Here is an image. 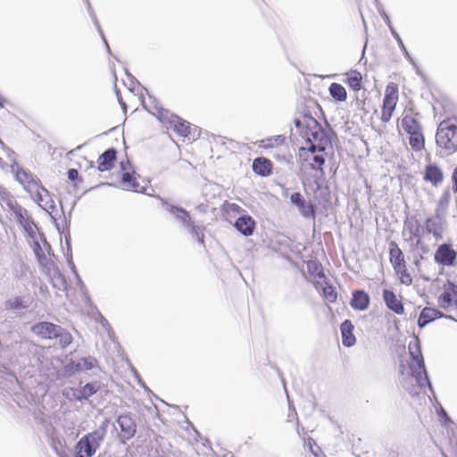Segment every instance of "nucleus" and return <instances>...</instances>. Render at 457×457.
<instances>
[{
    "instance_id": "nucleus-50",
    "label": "nucleus",
    "mask_w": 457,
    "mask_h": 457,
    "mask_svg": "<svg viewBox=\"0 0 457 457\" xmlns=\"http://www.w3.org/2000/svg\"><path fill=\"white\" fill-rule=\"evenodd\" d=\"M423 229L422 226L418 222L416 221V224L415 226H411L409 228V232H410V239L409 240H413V238H416V240L418 238H421V230Z\"/></svg>"
},
{
    "instance_id": "nucleus-1",
    "label": "nucleus",
    "mask_w": 457,
    "mask_h": 457,
    "mask_svg": "<svg viewBox=\"0 0 457 457\" xmlns=\"http://www.w3.org/2000/svg\"><path fill=\"white\" fill-rule=\"evenodd\" d=\"M145 93L147 94L150 100V105L145 102V111H147L151 115L162 123H168L170 128L172 129L179 136L186 137L192 133L191 124L176 114L170 113L169 110L162 108L156 103V100L149 94L146 87Z\"/></svg>"
},
{
    "instance_id": "nucleus-29",
    "label": "nucleus",
    "mask_w": 457,
    "mask_h": 457,
    "mask_svg": "<svg viewBox=\"0 0 457 457\" xmlns=\"http://www.w3.org/2000/svg\"><path fill=\"white\" fill-rule=\"evenodd\" d=\"M186 228L187 229L188 233L191 235L193 238L196 240L199 245L205 248V243H204V227L196 225L193 221H191Z\"/></svg>"
},
{
    "instance_id": "nucleus-39",
    "label": "nucleus",
    "mask_w": 457,
    "mask_h": 457,
    "mask_svg": "<svg viewBox=\"0 0 457 457\" xmlns=\"http://www.w3.org/2000/svg\"><path fill=\"white\" fill-rule=\"evenodd\" d=\"M307 271L311 275H314L320 278L327 280L321 264L317 261H310L307 262Z\"/></svg>"
},
{
    "instance_id": "nucleus-40",
    "label": "nucleus",
    "mask_w": 457,
    "mask_h": 457,
    "mask_svg": "<svg viewBox=\"0 0 457 457\" xmlns=\"http://www.w3.org/2000/svg\"><path fill=\"white\" fill-rule=\"evenodd\" d=\"M322 297L328 303H336L337 299L336 287L326 282V285L322 287Z\"/></svg>"
},
{
    "instance_id": "nucleus-49",
    "label": "nucleus",
    "mask_w": 457,
    "mask_h": 457,
    "mask_svg": "<svg viewBox=\"0 0 457 457\" xmlns=\"http://www.w3.org/2000/svg\"><path fill=\"white\" fill-rule=\"evenodd\" d=\"M68 179L77 187L79 183L83 182V179L79 175L78 170L71 168L67 170Z\"/></svg>"
},
{
    "instance_id": "nucleus-7",
    "label": "nucleus",
    "mask_w": 457,
    "mask_h": 457,
    "mask_svg": "<svg viewBox=\"0 0 457 457\" xmlns=\"http://www.w3.org/2000/svg\"><path fill=\"white\" fill-rule=\"evenodd\" d=\"M290 203L295 206L300 215L305 220H312L315 222L318 205L311 200H306L300 192H294L290 195Z\"/></svg>"
},
{
    "instance_id": "nucleus-16",
    "label": "nucleus",
    "mask_w": 457,
    "mask_h": 457,
    "mask_svg": "<svg viewBox=\"0 0 457 457\" xmlns=\"http://www.w3.org/2000/svg\"><path fill=\"white\" fill-rule=\"evenodd\" d=\"M423 179L437 187L444 179V172L437 163L430 162L425 166Z\"/></svg>"
},
{
    "instance_id": "nucleus-62",
    "label": "nucleus",
    "mask_w": 457,
    "mask_h": 457,
    "mask_svg": "<svg viewBox=\"0 0 457 457\" xmlns=\"http://www.w3.org/2000/svg\"><path fill=\"white\" fill-rule=\"evenodd\" d=\"M452 183H453V191L457 193V166L453 169L452 173Z\"/></svg>"
},
{
    "instance_id": "nucleus-11",
    "label": "nucleus",
    "mask_w": 457,
    "mask_h": 457,
    "mask_svg": "<svg viewBox=\"0 0 457 457\" xmlns=\"http://www.w3.org/2000/svg\"><path fill=\"white\" fill-rule=\"evenodd\" d=\"M435 262L443 266H454L457 260V252L448 244H442L435 253Z\"/></svg>"
},
{
    "instance_id": "nucleus-30",
    "label": "nucleus",
    "mask_w": 457,
    "mask_h": 457,
    "mask_svg": "<svg viewBox=\"0 0 457 457\" xmlns=\"http://www.w3.org/2000/svg\"><path fill=\"white\" fill-rule=\"evenodd\" d=\"M329 94L331 97L336 102H345L347 99V92L345 88L339 83L333 82L330 84L328 87Z\"/></svg>"
},
{
    "instance_id": "nucleus-35",
    "label": "nucleus",
    "mask_w": 457,
    "mask_h": 457,
    "mask_svg": "<svg viewBox=\"0 0 457 457\" xmlns=\"http://www.w3.org/2000/svg\"><path fill=\"white\" fill-rule=\"evenodd\" d=\"M65 245L66 251H63V254L66 258L67 264L71 269V272L73 273V275L78 276L79 272L72 259L71 240L70 234H68V236L65 237Z\"/></svg>"
},
{
    "instance_id": "nucleus-13",
    "label": "nucleus",
    "mask_w": 457,
    "mask_h": 457,
    "mask_svg": "<svg viewBox=\"0 0 457 457\" xmlns=\"http://www.w3.org/2000/svg\"><path fill=\"white\" fill-rule=\"evenodd\" d=\"M457 298V284L447 280L444 285V292L438 296L437 303L440 308L447 310Z\"/></svg>"
},
{
    "instance_id": "nucleus-61",
    "label": "nucleus",
    "mask_w": 457,
    "mask_h": 457,
    "mask_svg": "<svg viewBox=\"0 0 457 457\" xmlns=\"http://www.w3.org/2000/svg\"><path fill=\"white\" fill-rule=\"evenodd\" d=\"M41 191L44 192L42 189H37V187H36V195H35L34 200L37 202V204L39 206H41L43 208L42 203L44 201V197L42 195Z\"/></svg>"
},
{
    "instance_id": "nucleus-47",
    "label": "nucleus",
    "mask_w": 457,
    "mask_h": 457,
    "mask_svg": "<svg viewBox=\"0 0 457 457\" xmlns=\"http://www.w3.org/2000/svg\"><path fill=\"white\" fill-rule=\"evenodd\" d=\"M82 370H90L97 366V360L93 356L82 357L79 360Z\"/></svg>"
},
{
    "instance_id": "nucleus-64",
    "label": "nucleus",
    "mask_w": 457,
    "mask_h": 457,
    "mask_svg": "<svg viewBox=\"0 0 457 457\" xmlns=\"http://www.w3.org/2000/svg\"><path fill=\"white\" fill-rule=\"evenodd\" d=\"M294 123L295 128L299 130V133L301 134V131L304 130V122L302 118H295Z\"/></svg>"
},
{
    "instance_id": "nucleus-24",
    "label": "nucleus",
    "mask_w": 457,
    "mask_h": 457,
    "mask_svg": "<svg viewBox=\"0 0 457 457\" xmlns=\"http://www.w3.org/2000/svg\"><path fill=\"white\" fill-rule=\"evenodd\" d=\"M443 221L437 220L431 217L425 221V228L428 234H432L436 240L443 238Z\"/></svg>"
},
{
    "instance_id": "nucleus-63",
    "label": "nucleus",
    "mask_w": 457,
    "mask_h": 457,
    "mask_svg": "<svg viewBox=\"0 0 457 457\" xmlns=\"http://www.w3.org/2000/svg\"><path fill=\"white\" fill-rule=\"evenodd\" d=\"M228 211L235 212V213H240L244 210L237 204H228Z\"/></svg>"
},
{
    "instance_id": "nucleus-25",
    "label": "nucleus",
    "mask_w": 457,
    "mask_h": 457,
    "mask_svg": "<svg viewBox=\"0 0 457 457\" xmlns=\"http://www.w3.org/2000/svg\"><path fill=\"white\" fill-rule=\"evenodd\" d=\"M51 272H47L48 275L51 277L52 285L54 288L60 290V291H65L67 289V280L63 274L60 271L57 266H54V268L51 269Z\"/></svg>"
},
{
    "instance_id": "nucleus-53",
    "label": "nucleus",
    "mask_w": 457,
    "mask_h": 457,
    "mask_svg": "<svg viewBox=\"0 0 457 457\" xmlns=\"http://www.w3.org/2000/svg\"><path fill=\"white\" fill-rule=\"evenodd\" d=\"M33 224L34 223L31 219L24 220V222H22V224H21L22 226L23 229L25 230V232L27 233V235L30 237H33L35 236V231L32 228Z\"/></svg>"
},
{
    "instance_id": "nucleus-20",
    "label": "nucleus",
    "mask_w": 457,
    "mask_h": 457,
    "mask_svg": "<svg viewBox=\"0 0 457 457\" xmlns=\"http://www.w3.org/2000/svg\"><path fill=\"white\" fill-rule=\"evenodd\" d=\"M253 170L261 177H268L272 173V162L268 158L257 157L252 164Z\"/></svg>"
},
{
    "instance_id": "nucleus-55",
    "label": "nucleus",
    "mask_w": 457,
    "mask_h": 457,
    "mask_svg": "<svg viewBox=\"0 0 457 457\" xmlns=\"http://www.w3.org/2000/svg\"><path fill=\"white\" fill-rule=\"evenodd\" d=\"M414 245L420 250V252L424 254L429 253V247L426 244L423 243L421 238H418L414 244Z\"/></svg>"
},
{
    "instance_id": "nucleus-44",
    "label": "nucleus",
    "mask_w": 457,
    "mask_h": 457,
    "mask_svg": "<svg viewBox=\"0 0 457 457\" xmlns=\"http://www.w3.org/2000/svg\"><path fill=\"white\" fill-rule=\"evenodd\" d=\"M312 163L310 164V168L312 170L320 171L321 175H325V171L323 169V166L325 164V156L322 154H318L313 156H312Z\"/></svg>"
},
{
    "instance_id": "nucleus-17",
    "label": "nucleus",
    "mask_w": 457,
    "mask_h": 457,
    "mask_svg": "<svg viewBox=\"0 0 457 457\" xmlns=\"http://www.w3.org/2000/svg\"><path fill=\"white\" fill-rule=\"evenodd\" d=\"M383 300L386 306L395 313L402 315L404 312V306L401 300L391 289H384L382 293Z\"/></svg>"
},
{
    "instance_id": "nucleus-34",
    "label": "nucleus",
    "mask_w": 457,
    "mask_h": 457,
    "mask_svg": "<svg viewBox=\"0 0 457 457\" xmlns=\"http://www.w3.org/2000/svg\"><path fill=\"white\" fill-rule=\"evenodd\" d=\"M29 307V303L21 296H15L9 298L4 302V308L6 310L19 311L24 310Z\"/></svg>"
},
{
    "instance_id": "nucleus-51",
    "label": "nucleus",
    "mask_w": 457,
    "mask_h": 457,
    "mask_svg": "<svg viewBox=\"0 0 457 457\" xmlns=\"http://www.w3.org/2000/svg\"><path fill=\"white\" fill-rule=\"evenodd\" d=\"M450 199H451V193H450V189L447 188L443 192V194L437 203V206L447 209V207L449 205Z\"/></svg>"
},
{
    "instance_id": "nucleus-56",
    "label": "nucleus",
    "mask_w": 457,
    "mask_h": 457,
    "mask_svg": "<svg viewBox=\"0 0 457 457\" xmlns=\"http://www.w3.org/2000/svg\"><path fill=\"white\" fill-rule=\"evenodd\" d=\"M445 212L446 209L436 206L435 215L432 216L431 218L444 222Z\"/></svg>"
},
{
    "instance_id": "nucleus-43",
    "label": "nucleus",
    "mask_w": 457,
    "mask_h": 457,
    "mask_svg": "<svg viewBox=\"0 0 457 457\" xmlns=\"http://www.w3.org/2000/svg\"><path fill=\"white\" fill-rule=\"evenodd\" d=\"M398 276L400 282L403 285L410 286L412 284V277L406 269V264L401 266V268L394 269Z\"/></svg>"
},
{
    "instance_id": "nucleus-31",
    "label": "nucleus",
    "mask_w": 457,
    "mask_h": 457,
    "mask_svg": "<svg viewBox=\"0 0 457 457\" xmlns=\"http://www.w3.org/2000/svg\"><path fill=\"white\" fill-rule=\"evenodd\" d=\"M314 198L317 201L319 205H321L323 208H326L331 201V193L329 187L328 185H324L320 189H318L314 193Z\"/></svg>"
},
{
    "instance_id": "nucleus-23",
    "label": "nucleus",
    "mask_w": 457,
    "mask_h": 457,
    "mask_svg": "<svg viewBox=\"0 0 457 457\" xmlns=\"http://www.w3.org/2000/svg\"><path fill=\"white\" fill-rule=\"evenodd\" d=\"M44 209L51 215V218L54 220V226L60 234L63 233L65 228L69 229V227L71 225V211H72L73 207H71V211L69 212V217L68 218L66 216L63 217V227L62 228H60V224L57 221L56 218L52 214L53 212L56 209L54 202L52 199H50L49 201H47L46 203V207H44Z\"/></svg>"
},
{
    "instance_id": "nucleus-8",
    "label": "nucleus",
    "mask_w": 457,
    "mask_h": 457,
    "mask_svg": "<svg viewBox=\"0 0 457 457\" xmlns=\"http://www.w3.org/2000/svg\"><path fill=\"white\" fill-rule=\"evenodd\" d=\"M116 423L120 429L118 436L121 444H125L135 436L137 432V424L131 415H119L116 420Z\"/></svg>"
},
{
    "instance_id": "nucleus-26",
    "label": "nucleus",
    "mask_w": 457,
    "mask_h": 457,
    "mask_svg": "<svg viewBox=\"0 0 457 457\" xmlns=\"http://www.w3.org/2000/svg\"><path fill=\"white\" fill-rule=\"evenodd\" d=\"M309 145L308 147L301 146L299 148V159L301 162H307L309 161L311 156H313L317 154V152L323 153L328 148H320V145L318 143H307Z\"/></svg>"
},
{
    "instance_id": "nucleus-54",
    "label": "nucleus",
    "mask_w": 457,
    "mask_h": 457,
    "mask_svg": "<svg viewBox=\"0 0 457 457\" xmlns=\"http://www.w3.org/2000/svg\"><path fill=\"white\" fill-rule=\"evenodd\" d=\"M273 157L280 163L282 164H287V165H290L292 164V162H291V159H292V156L289 154V155H287L285 154H279V153H276L273 154Z\"/></svg>"
},
{
    "instance_id": "nucleus-46",
    "label": "nucleus",
    "mask_w": 457,
    "mask_h": 457,
    "mask_svg": "<svg viewBox=\"0 0 457 457\" xmlns=\"http://www.w3.org/2000/svg\"><path fill=\"white\" fill-rule=\"evenodd\" d=\"M325 175L315 174L312 177L309 181V187L315 193L318 189H320L325 185Z\"/></svg>"
},
{
    "instance_id": "nucleus-19",
    "label": "nucleus",
    "mask_w": 457,
    "mask_h": 457,
    "mask_svg": "<svg viewBox=\"0 0 457 457\" xmlns=\"http://www.w3.org/2000/svg\"><path fill=\"white\" fill-rule=\"evenodd\" d=\"M370 298L368 293L359 289L353 292L350 305L353 310L365 311L369 308Z\"/></svg>"
},
{
    "instance_id": "nucleus-18",
    "label": "nucleus",
    "mask_w": 457,
    "mask_h": 457,
    "mask_svg": "<svg viewBox=\"0 0 457 457\" xmlns=\"http://www.w3.org/2000/svg\"><path fill=\"white\" fill-rule=\"evenodd\" d=\"M353 324L350 320H345L340 325L342 344L345 347L350 348L356 343V337L353 334Z\"/></svg>"
},
{
    "instance_id": "nucleus-4",
    "label": "nucleus",
    "mask_w": 457,
    "mask_h": 457,
    "mask_svg": "<svg viewBox=\"0 0 457 457\" xmlns=\"http://www.w3.org/2000/svg\"><path fill=\"white\" fill-rule=\"evenodd\" d=\"M301 136L306 143H318L320 148H333V140L337 137V133L328 122L322 127L320 122L312 121L307 129L301 131Z\"/></svg>"
},
{
    "instance_id": "nucleus-22",
    "label": "nucleus",
    "mask_w": 457,
    "mask_h": 457,
    "mask_svg": "<svg viewBox=\"0 0 457 457\" xmlns=\"http://www.w3.org/2000/svg\"><path fill=\"white\" fill-rule=\"evenodd\" d=\"M120 187L123 189L127 190H133L135 192L142 193L143 194V187L138 190L139 183L137 180V178L135 177V172H130L129 170L126 172H122L120 174Z\"/></svg>"
},
{
    "instance_id": "nucleus-9",
    "label": "nucleus",
    "mask_w": 457,
    "mask_h": 457,
    "mask_svg": "<svg viewBox=\"0 0 457 457\" xmlns=\"http://www.w3.org/2000/svg\"><path fill=\"white\" fill-rule=\"evenodd\" d=\"M15 179L23 186V188L31 193L30 186L42 189L47 195H49L48 190H46L42 185L39 179L36 178L31 171L23 168H18L15 171Z\"/></svg>"
},
{
    "instance_id": "nucleus-42",
    "label": "nucleus",
    "mask_w": 457,
    "mask_h": 457,
    "mask_svg": "<svg viewBox=\"0 0 457 457\" xmlns=\"http://www.w3.org/2000/svg\"><path fill=\"white\" fill-rule=\"evenodd\" d=\"M384 100L386 101H392L397 103L398 100V86L394 83L390 82L387 84L386 87V92L384 96Z\"/></svg>"
},
{
    "instance_id": "nucleus-48",
    "label": "nucleus",
    "mask_w": 457,
    "mask_h": 457,
    "mask_svg": "<svg viewBox=\"0 0 457 457\" xmlns=\"http://www.w3.org/2000/svg\"><path fill=\"white\" fill-rule=\"evenodd\" d=\"M36 258L38 262V264L44 267L47 272H51V269L54 268V266H56L52 261H49L46 258L43 251L40 253H37Z\"/></svg>"
},
{
    "instance_id": "nucleus-36",
    "label": "nucleus",
    "mask_w": 457,
    "mask_h": 457,
    "mask_svg": "<svg viewBox=\"0 0 457 457\" xmlns=\"http://www.w3.org/2000/svg\"><path fill=\"white\" fill-rule=\"evenodd\" d=\"M434 317L432 315L431 307H424L420 312L417 326L419 328H424L428 324L433 322Z\"/></svg>"
},
{
    "instance_id": "nucleus-38",
    "label": "nucleus",
    "mask_w": 457,
    "mask_h": 457,
    "mask_svg": "<svg viewBox=\"0 0 457 457\" xmlns=\"http://www.w3.org/2000/svg\"><path fill=\"white\" fill-rule=\"evenodd\" d=\"M286 141L284 135H277L267 137L261 141V146L263 148H273L275 146L282 145Z\"/></svg>"
},
{
    "instance_id": "nucleus-32",
    "label": "nucleus",
    "mask_w": 457,
    "mask_h": 457,
    "mask_svg": "<svg viewBox=\"0 0 457 457\" xmlns=\"http://www.w3.org/2000/svg\"><path fill=\"white\" fill-rule=\"evenodd\" d=\"M409 143L412 150L418 152L424 148L425 137L422 133V129L409 134Z\"/></svg>"
},
{
    "instance_id": "nucleus-12",
    "label": "nucleus",
    "mask_w": 457,
    "mask_h": 457,
    "mask_svg": "<svg viewBox=\"0 0 457 457\" xmlns=\"http://www.w3.org/2000/svg\"><path fill=\"white\" fill-rule=\"evenodd\" d=\"M162 207L170 212L178 221L186 228L191 221L190 212L185 208L168 203L164 198L159 197Z\"/></svg>"
},
{
    "instance_id": "nucleus-14",
    "label": "nucleus",
    "mask_w": 457,
    "mask_h": 457,
    "mask_svg": "<svg viewBox=\"0 0 457 457\" xmlns=\"http://www.w3.org/2000/svg\"><path fill=\"white\" fill-rule=\"evenodd\" d=\"M118 151L114 147H109L102 153L97 159V170L101 172L111 170L115 164Z\"/></svg>"
},
{
    "instance_id": "nucleus-58",
    "label": "nucleus",
    "mask_w": 457,
    "mask_h": 457,
    "mask_svg": "<svg viewBox=\"0 0 457 457\" xmlns=\"http://www.w3.org/2000/svg\"><path fill=\"white\" fill-rule=\"evenodd\" d=\"M150 401H151L152 406H147L145 404V412L147 411L151 415L156 414L157 416H159L158 407L155 404H154L152 400H150ZM145 416H146V414L145 413Z\"/></svg>"
},
{
    "instance_id": "nucleus-33",
    "label": "nucleus",
    "mask_w": 457,
    "mask_h": 457,
    "mask_svg": "<svg viewBox=\"0 0 457 457\" xmlns=\"http://www.w3.org/2000/svg\"><path fill=\"white\" fill-rule=\"evenodd\" d=\"M401 125L407 134L421 129L419 120L411 115H405L402 119Z\"/></svg>"
},
{
    "instance_id": "nucleus-21",
    "label": "nucleus",
    "mask_w": 457,
    "mask_h": 457,
    "mask_svg": "<svg viewBox=\"0 0 457 457\" xmlns=\"http://www.w3.org/2000/svg\"><path fill=\"white\" fill-rule=\"evenodd\" d=\"M389 258L394 269L406 264L403 253L395 241L389 243Z\"/></svg>"
},
{
    "instance_id": "nucleus-2",
    "label": "nucleus",
    "mask_w": 457,
    "mask_h": 457,
    "mask_svg": "<svg viewBox=\"0 0 457 457\" xmlns=\"http://www.w3.org/2000/svg\"><path fill=\"white\" fill-rule=\"evenodd\" d=\"M408 349L411 360L410 370L412 377L416 380L417 385L420 388L428 387L433 396L436 397L434 387L426 369L420 339L415 338L413 342H411L408 345Z\"/></svg>"
},
{
    "instance_id": "nucleus-60",
    "label": "nucleus",
    "mask_w": 457,
    "mask_h": 457,
    "mask_svg": "<svg viewBox=\"0 0 457 457\" xmlns=\"http://www.w3.org/2000/svg\"><path fill=\"white\" fill-rule=\"evenodd\" d=\"M74 277L76 278L77 286L79 287V288L80 290V293L81 294H86L87 288L85 283L83 282V280L81 279L79 274L78 276H74Z\"/></svg>"
},
{
    "instance_id": "nucleus-27",
    "label": "nucleus",
    "mask_w": 457,
    "mask_h": 457,
    "mask_svg": "<svg viewBox=\"0 0 457 457\" xmlns=\"http://www.w3.org/2000/svg\"><path fill=\"white\" fill-rule=\"evenodd\" d=\"M346 84L354 92H358L362 87V75L357 70H351L346 73Z\"/></svg>"
},
{
    "instance_id": "nucleus-52",
    "label": "nucleus",
    "mask_w": 457,
    "mask_h": 457,
    "mask_svg": "<svg viewBox=\"0 0 457 457\" xmlns=\"http://www.w3.org/2000/svg\"><path fill=\"white\" fill-rule=\"evenodd\" d=\"M13 212L17 218V220L20 224H22L24 222V220H27L28 218H25L24 215L27 214V210L22 208L21 205H17L15 209H13Z\"/></svg>"
},
{
    "instance_id": "nucleus-28",
    "label": "nucleus",
    "mask_w": 457,
    "mask_h": 457,
    "mask_svg": "<svg viewBox=\"0 0 457 457\" xmlns=\"http://www.w3.org/2000/svg\"><path fill=\"white\" fill-rule=\"evenodd\" d=\"M80 371L81 366L79 361L71 360L68 363L63 365V367L61 370L57 371V376L59 378H71Z\"/></svg>"
},
{
    "instance_id": "nucleus-37",
    "label": "nucleus",
    "mask_w": 457,
    "mask_h": 457,
    "mask_svg": "<svg viewBox=\"0 0 457 457\" xmlns=\"http://www.w3.org/2000/svg\"><path fill=\"white\" fill-rule=\"evenodd\" d=\"M396 103L395 102H390L386 101L383 99L382 103V110H381V120L384 123H386L390 120L393 112L395 109Z\"/></svg>"
},
{
    "instance_id": "nucleus-45",
    "label": "nucleus",
    "mask_w": 457,
    "mask_h": 457,
    "mask_svg": "<svg viewBox=\"0 0 457 457\" xmlns=\"http://www.w3.org/2000/svg\"><path fill=\"white\" fill-rule=\"evenodd\" d=\"M97 313V317L96 320L102 326V328L107 332V335L110 339L113 340L115 334L114 331L109 323V321L102 315V313L97 310L96 311Z\"/></svg>"
},
{
    "instance_id": "nucleus-59",
    "label": "nucleus",
    "mask_w": 457,
    "mask_h": 457,
    "mask_svg": "<svg viewBox=\"0 0 457 457\" xmlns=\"http://www.w3.org/2000/svg\"><path fill=\"white\" fill-rule=\"evenodd\" d=\"M81 295H82V298H83V301L85 302V303L91 309L97 311V307L93 303V302L88 295V291L87 290L86 294H81Z\"/></svg>"
},
{
    "instance_id": "nucleus-6",
    "label": "nucleus",
    "mask_w": 457,
    "mask_h": 457,
    "mask_svg": "<svg viewBox=\"0 0 457 457\" xmlns=\"http://www.w3.org/2000/svg\"><path fill=\"white\" fill-rule=\"evenodd\" d=\"M101 388L100 381H90L81 386L79 383V387H69L67 392L63 393L64 396L69 400H75L78 402L87 401L91 396L96 395Z\"/></svg>"
},
{
    "instance_id": "nucleus-10",
    "label": "nucleus",
    "mask_w": 457,
    "mask_h": 457,
    "mask_svg": "<svg viewBox=\"0 0 457 457\" xmlns=\"http://www.w3.org/2000/svg\"><path fill=\"white\" fill-rule=\"evenodd\" d=\"M30 331L42 339H55L61 326L50 321H38L33 324Z\"/></svg>"
},
{
    "instance_id": "nucleus-41",
    "label": "nucleus",
    "mask_w": 457,
    "mask_h": 457,
    "mask_svg": "<svg viewBox=\"0 0 457 457\" xmlns=\"http://www.w3.org/2000/svg\"><path fill=\"white\" fill-rule=\"evenodd\" d=\"M55 339L59 340L62 348H65L72 343L73 337L67 329L61 327V331H58Z\"/></svg>"
},
{
    "instance_id": "nucleus-5",
    "label": "nucleus",
    "mask_w": 457,
    "mask_h": 457,
    "mask_svg": "<svg viewBox=\"0 0 457 457\" xmlns=\"http://www.w3.org/2000/svg\"><path fill=\"white\" fill-rule=\"evenodd\" d=\"M436 145L448 152L457 151V118L441 121L436 133Z\"/></svg>"
},
{
    "instance_id": "nucleus-3",
    "label": "nucleus",
    "mask_w": 457,
    "mask_h": 457,
    "mask_svg": "<svg viewBox=\"0 0 457 457\" xmlns=\"http://www.w3.org/2000/svg\"><path fill=\"white\" fill-rule=\"evenodd\" d=\"M110 420L104 419L99 428L84 435L74 446V457H92L104 441Z\"/></svg>"
},
{
    "instance_id": "nucleus-57",
    "label": "nucleus",
    "mask_w": 457,
    "mask_h": 457,
    "mask_svg": "<svg viewBox=\"0 0 457 457\" xmlns=\"http://www.w3.org/2000/svg\"><path fill=\"white\" fill-rule=\"evenodd\" d=\"M302 119L304 122V129H307L309 127V124L311 125L312 121L319 122L312 114L311 112H306L302 116Z\"/></svg>"
},
{
    "instance_id": "nucleus-15",
    "label": "nucleus",
    "mask_w": 457,
    "mask_h": 457,
    "mask_svg": "<svg viewBox=\"0 0 457 457\" xmlns=\"http://www.w3.org/2000/svg\"><path fill=\"white\" fill-rule=\"evenodd\" d=\"M234 227L241 235L249 237L253 234L256 222L251 215L242 214L235 220Z\"/></svg>"
}]
</instances>
